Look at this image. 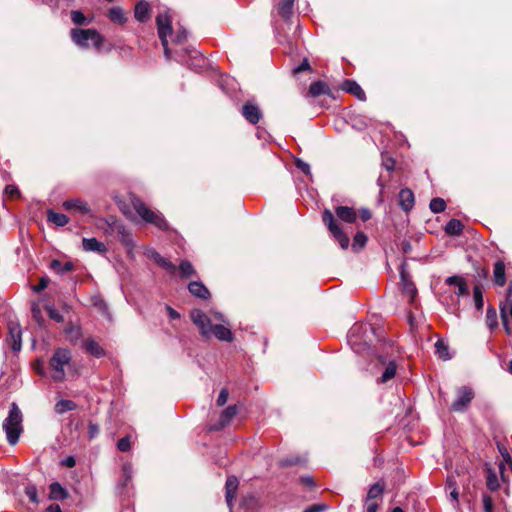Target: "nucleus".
I'll use <instances>...</instances> for the list:
<instances>
[{"mask_svg":"<svg viewBox=\"0 0 512 512\" xmlns=\"http://www.w3.org/2000/svg\"><path fill=\"white\" fill-rule=\"evenodd\" d=\"M192 322L199 328L203 337L210 338L214 336L220 341L231 342L233 334L228 328L229 322L223 314L213 312L212 316H207L200 309H193L190 313Z\"/></svg>","mask_w":512,"mask_h":512,"instance_id":"f257e3e1","label":"nucleus"},{"mask_svg":"<svg viewBox=\"0 0 512 512\" xmlns=\"http://www.w3.org/2000/svg\"><path fill=\"white\" fill-rule=\"evenodd\" d=\"M23 415L16 403H12L8 416L4 419L2 427L6 433L7 441L15 445L23 431Z\"/></svg>","mask_w":512,"mask_h":512,"instance_id":"f03ea898","label":"nucleus"},{"mask_svg":"<svg viewBox=\"0 0 512 512\" xmlns=\"http://www.w3.org/2000/svg\"><path fill=\"white\" fill-rule=\"evenodd\" d=\"M132 206L141 219L151 225H154L160 230L166 231L169 225L165 220L163 214L158 211L151 210L141 199L134 197L131 201Z\"/></svg>","mask_w":512,"mask_h":512,"instance_id":"7ed1b4c3","label":"nucleus"},{"mask_svg":"<svg viewBox=\"0 0 512 512\" xmlns=\"http://www.w3.org/2000/svg\"><path fill=\"white\" fill-rule=\"evenodd\" d=\"M70 36L74 44L81 48H88V41H91L93 46L99 50L104 41V38L95 29L74 28L70 31Z\"/></svg>","mask_w":512,"mask_h":512,"instance_id":"20e7f679","label":"nucleus"},{"mask_svg":"<svg viewBox=\"0 0 512 512\" xmlns=\"http://www.w3.org/2000/svg\"><path fill=\"white\" fill-rule=\"evenodd\" d=\"M71 352L65 348H58L50 359L51 377L55 381L65 378V366L70 363Z\"/></svg>","mask_w":512,"mask_h":512,"instance_id":"39448f33","label":"nucleus"},{"mask_svg":"<svg viewBox=\"0 0 512 512\" xmlns=\"http://www.w3.org/2000/svg\"><path fill=\"white\" fill-rule=\"evenodd\" d=\"M106 223L109 228L105 232L107 234L117 233L120 242L126 247L128 254L131 255L136 246L131 232L124 224L113 217L106 219Z\"/></svg>","mask_w":512,"mask_h":512,"instance_id":"423d86ee","label":"nucleus"},{"mask_svg":"<svg viewBox=\"0 0 512 512\" xmlns=\"http://www.w3.org/2000/svg\"><path fill=\"white\" fill-rule=\"evenodd\" d=\"M324 224L327 226L330 233L338 241L342 249H347L350 243L349 237L342 232L337 225L333 213L330 210H325L322 216Z\"/></svg>","mask_w":512,"mask_h":512,"instance_id":"0eeeda50","label":"nucleus"},{"mask_svg":"<svg viewBox=\"0 0 512 512\" xmlns=\"http://www.w3.org/2000/svg\"><path fill=\"white\" fill-rule=\"evenodd\" d=\"M371 331L372 327L369 324H355L349 330L348 341L356 352L360 351L357 346L360 345L361 341H363L364 344H367V342L371 340L367 335V333Z\"/></svg>","mask_w":512,"mask_h":512,"instance_id":"6e6552de","label":"nucleus"},{"mask_svg":"<svg viewBox=\"0 0 512 512\" xmlns=\"http://www.w3.org/2000/svg\"><path fill=\"white\" fill-rule=\"evenodd\" d=\"M473 398L474 392L470 387L462 386L458 388L456 399L451 404V410L454 412H463Z\"/></svg>","mask_w":512,"mask_h":512,"instance_id":"1a4fd4ad","label":"nucleus"},{"mask_svg":"<svg viewBox=\"0 0 512 512\" xmlns=\"http://www.w3.org/2000/svg\"><path fill=\"white\" fill-rule=\"evenodd\" d=\"M158 35L162 45H166V38L172 34L171 17L168 11L159 13L156 17Z\"/></svg>","mask_w":512,"mask_h":512,"instance_id":"9d476101","label":"nucleus"},{"mask_svg":"<svg viewBox=\"0 0 512 512\" xmlns=\"http://www.w3.org/2000/svg\"><path fill=\"white\" fill-rule=\"evenodd\" d=\"M145 255L169 273L174 274L176 272V266L166 258L162 257L155 249L147 248Z\"/></svg>","mask_w":512,"mask_h":512,"instance_id":"9b49d317","label":"nucleus"},{"mask_svg":"<svg viewBox=\"0 0 512 512\" xmlns=\"http://www.w3.org/2000/svg\"><path fill=\"white\" fill-rule=\"evenodd\" d=\"M9 336L12 342L11 348L13 351L18 352L22 347V331L18 323L10 321L8 324Z\"/></svg>","mask_w":512,"mask_h":512,"instance_id":"f8f14e48","label":"nucleus"},{"mask_svg":"<svg viewBox=\"0 0 512 512\" xmlns=\"http://www.w3.org/2000/svg\"><path fill=\"white\" fill-rule=\"evenodd\" d=\"M62 206L65 210H74L82 215H88L91 212V209L87 202L78 198L66 200L63 202Z\"/></svg>","mask_w":512,"mask_h":512,"instance_id":"ddd939ff","label":"nucleus"},{"mask_svg":"<svg viewBox=\"0 0 512 512\" xmlns=\"http://www.w3.org/2000/svg\"><path fill=\"white\" fill-rule=\"evenodd\" d=\"M242 115L251 124H256L262 117L259 107L251 102H247L242 108Z\"/></svg>","mask_w":512,"mask_h":512,"instance_id":"4468645a","label":"nucleus"},{"mask_svg":"<svg viewBox=\"0 0 512 512\" xmlns=\"http://www.w3.org/2000/svg\"><path fill=\"white\" fill-rule=\"evenodd\" d=\"M238 412L236 405L228 406L225 410L222 411L219 419V424L212 426L211 430H220L225 427L230 421L236 416Z\"/></svg>","mask_w":512,"mask_h":512,"instance_id":"2eb2a0df","label":"nucleus"},{"mask_svg":"<svg viewBox=\"0 0 512 512\" xmlns=\"http://www.w3.org/2000/svg\"><path fill=\"white\" fill-rule=\"evenodd\" d=\"M49 496L50 500L63 501L69 497V492L59 482H53L49 485Z\"/></svg>","mask_w":512,"mask_h":512,"instance_id":"dca6fc26","label":"nucleus"},{"mask_svg":"<svg viewBox=\"0 0 512 512\" xmlns=\"http://www.w3.org/2000/svg\"><path fill=\"white\" fill-rule=\"evenodd\" d=\"M82 248L86 252H96L99 254H103L107 251L105 244L98 241L96 238H83Z\"/></svg>","mask_w":512,"mask_h":512,"instance_id":"f3484780","label":"nucleus"},{"mask_svg":"<svg viewBox=\"0 0 512 512\" xmlns=\"http://www.w3.org/2000/svg\"><path fill=\"white\" fill-rule=\"evenodd\" d=\"M446 283L450 286L456 287V290L454 293L456 294V296L458 298L462 297V296H467L469 293L468 287H467L465 281L460 276H457V275L450 276L446 279Z\"/></svg>","mask_w":512,"mask_h":512,"instance_id":"a211bd4d","label":"nucleus"},{"mask_svg":"<svg viewBox=\"0 0 512 512\" xmlns=\"http://www.w3.org/2000/svg\"><path fill=\"white\" fill-rule=\"evenodd\" d=\"M151 7L146 1H140L136 4L134 9L135 19L139 22H147L150 18Z\"/></svg>","mask_w":512,"mask_h":512,"instance_id":"6ab92c4d","label":"nucleus"},{"mask_svg":"<svg viewBox=\"0 0 512 512\" xmlns=\"http://www.w3.org/2000/svg\"><path fill=\"white\" fill-rule=\"evenodd\" d=\"M399 205L400 207L408 212L410 211L414 206V194L413 192L408 189L404 188L401 189L399 192Z\"/></svg>","mask_w":512,"mask_h":512,"instance_id":"aec40b11","label":"nucleus"},{"mask_svg":"<svg viewBox=\"0 0 512 512\" xmlns=\"http://www.w3.org/2000/svg\"><path fill=\"white\" fill-rule=\"evenodd\" d=\"M335 213L340 220L347 223H353L357 218L355 210L348 206H338Z\"/></svg>","mask_w":512,"mask_h":512,"instance_id":"412c9836","label":"nucleus"},{"mask_svg":"<svg viewBox=\"0 0 512 512\" xmlns=\"http://www.w3.org/2000/svg\"><path fill=\"white\" fill-rule=\"evenodd\" d=\"M239 481L237 477L230 476L227 478L225 489H226V502L229 507L232 506V501L234 499L235 493L238 489Z\"/></svg>","mask_w":512,"mask_h":512,"instance_id":"4be33fe9","label":"nucleus"},{"mask_svg":"<svg viewBox=\"0 0 512 512\" xmlns=\"http://www.w3.org/2000/svg\"><path fill=\"white\" fill-rule=\"evenodd\" d=\"M507 310L509 312V316L512 318V283L510 284L509 289H508L507 302L505 305L501 306V308H500L504 328L508 333H510V329L508 326V319H507Z\"/></svg>","mask_w":512,"mask_h":512,"instance_id":"5701e85b","label":"nucleus"},{"mask_svg":"<svg viewBox=\"0 0 512 512\" xmlns=\"http://www.w3.org/2000/svg\"><path fill=\"white\" fill-rule=\"evenodd\" d=\"M342 89L346 92L352 93L359 100H365V92L360 85L353 80H345L342 84Z\"/></svg>","mask_w":512,"mask_h":512,"instance_id":"b1692460","label":"nucleus"},{"mask_svg":"<svg viewBox=\"0 0 512 512\" xmlns=\"http://www.w3.org/2000/svg\"><path fill=\"white\" fill-rule=\"evenodd\" d=\"M189 292L199 298L207 299L210 296L208 289L202 282L193 281L188 285Z\"/></svg>","mask_w":512,"mask_h":512,"instance_id":"393cba45","label":"nucleus"},{"mask_svg":"<svg viewBox=\"0 0 512 512\" xmlns=\"http://www.w3.org/2000/svg\"><path fill=\"white\" fill-rule=\"evenodd\" d=\"M494 282L498 286H504L506 283V275H505V264L503 261L499 260L494 264L493 269Z\"/></svg>","mask_w":512,"mask_h":512,"instance_id":"a878e982","label":"nucleus"},{"mask_svg":"<svg viewBox=\"0 0 512 512\" xmlns=\"http://www.w3.org/2000/svg\"><path fill=\"white\" fill-rule=\"evenodd\" d=\"M132 465L130 463H125L122 467V479L120 480V483L118 485V489L121 493L125 492V489L127 488L129 482L132 480Z\"/></svg>","mask_w":512,"mask_h":512,"instance_id":"bb28decb","label":"nucleus"},{"mask_svg":"<svg viewBox=\"0 0 512 512\" xmlns=\"http://www.w3.org/2000/svg\"><path fill=\"white\" fill-rule=\"evenodd\" d=\"M47 221L58 227H63L69 223V218L65 214L57 213L49 209L47 211Z\"/></svg>","mask_w":512,"mask_h":512,"instance_id":"cd10ccee","label":"nucleus"},{"mask_svg":"<svg viewBox=\"0 0 512 512\" xmlns=\"http://www.w3.org/2000/svg\"><path fill=\"white\" fill-rule=\"evenodd\" d=\"M85 350L94 357L100 358L104 356V349L93 339H88L84 343Z\"/></svg>","mask_w":512,"mask_h":512,"instance_id":"c85d7f7f","label":"nucleus"},{"mask_svg":"<svg viewBox=\"0 0 512 512\" xmlns=\"http://www.w3.org/2000/svg\"><path fill=\"white\" fill-rule=\"evenodd\" d=\"M295 0H280L277 10L281 17L285 19H289L293 12V6H294Z\"/></svg>","mask_w":512,"mask_h":512,"instance_id":"c756f323","label":"nucleus"},{"mask_svg":"<svg viewBox=\"0 0 512 512\" xmlns=\"http://www.w3.org/2000/svg\"><path fill=\"white\" fill-rule=\"evenodd\" d=\"M329 92V87L323 81H315L311 83L309 87V95L312 97H317L322 94H329Z\"/></svg>","mask_w":512,"mask_h":512,"instance_id":"7c9ffc66","label":"nucleus"},{"mask_svg":"<svg viewBox=\"0 0 512 512\" xmlns=\"http://www.w3.org/2000/svg\"><path fill=\"white\" fill-rule=\"evenodd\" d=\"M109 19L117 24H124L127 21V17L125 16L124 10L120 7H112L108 11Z\"/></svg>","mask_w":512,"mask_h":512,"instance_id":"2f4dec72","label":"nucleus"},{"mask_svg":"<svg viewBox=\"0 0 512 512\" xmlns=\"http://www.w3.org/2000/svg\"><path fill=\"white\" fill-rule=\"evenodd\" d=\"M463 227L460 220L451 219L445 226V232L448 235L457 236L461 234Z\"/></svg>","mask_w":512,"mask_h":512,"instance_id":"473e14b6","label":"nucleus"},{"mask_svg":"<svg viewBox=\"0 0 512 512\" xmlns=\"http://www.w3.org/2000/svg\"><path fill=\"white\" fill-rule=\"evenodd\" d=\"M50 267L58 274H65L72 271L74 265L71 262L62 263L61 261L55 259L51 262Z\"/></svg>","mask_w":512,"mask_h":512,"instance_id":"72a5a7b5","label":"nucleus"},{"mask_svg":"<svg viewBox=\"0 0 512 512\" xmlns=\"http://www.w3.org/2000/svg\"><path fill=\"white\" fill-rule=\"evenodd\" d=\"M76 408V404L71 400H59L55 404V411L58 414H64L65 412L74 410Z\"/></svg>","mask_w":512,"mask_h":512,"instance_id":"f704fd0d","label":"nucleus"},{"mask_svg":"<svg viewBox=\"0 0 512 512\" xmlns=\"http://www.w3.org/2000/svg\"><path fill=\"white\" fill-rule=\"evenodd\" d=\"M435 353L438 355L439 358H441L443 360L450 359L448 345L442 340H438L436 342Z\"/></svg>","mask_w":512,"mask_h":512,"instance_id":"c9c22d12","label":"nucleus"},{"mask_svg":"<svg viewBox=\"0 0 512 512\" xmlns=\"http://www.w3.org/2000/svg\"><path fill=\"white\" fill-rule=\"evenodd\" d=\"M395 374H396V364L393 361H391L386 366L380 380L382 383H386L389 380H391L392 378H394Z\"/></svg>","mask_w":512,"mask_h":512,"instance_id":"e433bc0d","label":"nucleus"},{"mask_svg":"<svg viewBox=\"0 0 512 512\" xmlns=\"http://www.w3.org/2000/svg\"><path fill=\"white\" fill-rule=\"evenodd\" d=\"M367 242V236L363 232H357L354 236L352 248L354 251L361 250Z\"/></svg>","mask_w":512,"mask_h":512,"instance_id":"4c0bfd02","label":"nucleus"},{"mask_svg":"<svg viewBox=\"0 0 512 512\" xmlns=\"http://www.w3.org/2000/svg\"><path fill=\"white\" fill-rule=\"evenodd\" d=\"M384 491V485L379 482L373 484L367 493V500H372L380 497Z\"/></svg>","mask_w":512,"mask_h":512,"instance_id":"58836bf2","label":"nucleus"},{"mask_svg":"<svg viewBox=\"0 0 512 512\" xmlns=\"http://www.w3.org/2000/svg\"><path fill=\"white\" fill-rule=\"evenodd\" d=\"M487 487L492 491H496L500 487L497 475L491 469L487 471Z\"/></svg>","mask_w":512,"mask_h":512,"instance_id":"ea45409f","label":"nucleus"},{"mask_svg":"<svg viewBox=\"0 0 512 512\" xmlns=\"http://www.w3.org/2000/svg\"><path fill=\"white\" fill-rule=\"evenodd\" d=\"M179 272L181 277L188 278L191 277L195 271L192 264L189 261H182L179 265Z\"/></svg>","mask_w":512,"mask_h":512,"instance_id":"a19ab883","label":"nucleus"},{"mask_svg":"<svg viewBox=\"0 0 512 512\" xmlns=\"http://www.w3.org/2000/svg\"><path fill=\"white\" fill-rule=\"evenodd\" d=\"M70 15L72 22L77 26H82L90 22L87 20L85 15L79 10L71 11Z\"/></svg>","mask_w":512,"mask_h":512,"instance_id":"79ce46f5","label":"nucleus"},{"mask_svg":"<svg viewBox=\"0 0 512 512\" xmlns=\"http://www.w3.org/2000/svg\"><path fill=\"white\" fill-rule=\"evenodd\" d=\"M430 209L434 213L443 212L446 208V203L442 198H433L430 201Z\"/></svg>","mask_w":512,"mask_h":512,"instance_id":"37998d69","label":"nucleus"},{"mask_svg":"<svg viewBox=\"0 0 512 512\" xmlns=\"http://www.w3.org/2000/svg\"><path fill=\"white\" fill-rule=\"evenodd\" d=\"M473 299L475 303V307L477 310H481L483 308V294L481 288L476 285L473 289Z\"/></svg>","mask_w":512,"mask_h":512,"instance_id":"c03bdc74","label":"nucleus"},{"mask_svg":"<svg viewBox=\"0 0 512 512\" xmlns=\"http://www.w3.org/2000/svg\"><path fill=\"white\" fill-rule=\"evenodd\" d=\"M45 310H46L48 316L52 320H54V321H56L58 323L64 321L63 315L57 309H55L52 305H46L45 306Z\"/></svg>","mask_w":512,"mask_h":512,"instance_id":"a18cd8bd","label":"nucleus"},{"mask_svg":"<svg viewBox=\"0 0 512 512\" xmlns=\"http://www.w3.org/2000/svg\"><path fill=\"white\" fill-rule=\"evenodd\" d=\"M92 303L95 307H97L103 314H105L110 319V313L108 311V306L106 302L98 296L92 298Z\"/></svg>","mask_w":512,"mask_h":512,"instance_id":"49530a36","label":"nucleus"},{"mask_svg":"<svg viewBox=\"0 0 512 512\" xmlns=\"http://www.w3.org/2000/svg\"><path fill=\"white\" fill-rule=\"evenodd\" d=\"M486 322H487V325L493 329L497 326L498 322H497V313H496V310L493 309V308H489L487 310V314H486Z\"/></svg>","mask_w":512,"mask_h":512,"instance_id":"de8ad7c7","label":"nucleus"},{"mask_svg":"<svg viewBox=\"0 0 512 512\" xmlns=\"http://www.w3.org/2000/svg\"><path fill=\"white\" fill-rule=\"evenodd\" d=\"M25 494L27 495V497L29 498V500L32 503H34V504H38L39 503L38 494H37V488H36L35 485H28L25 488Z\"/></svg>","mask_w":512,"mask_h":512,"instance_id":"09e8293b","label":"nucleus"},{"mask_svg":"<svg viewBox=\"0 0 512 512\" xmlns=\"http://www.w3.org/2000/svg\"><path fill=\"white\" fill-rule=\"evenodd\" d=\"M130 447V438L128 436L119 439L117 442V448L119 451L126 452L130 449Z\"/></svg>","mask_w":512,"mask_h":512,"instance_id":"8fccbe9b","label":"nucleus"},{"mask_svg":"<svg viewBox=\"0 0 512 512\" xmlns=\"http://www.w3.org/2000/svg\"><path fill=\"white\" fill-rule=\"evenodd\" d=\"M228 396H229L228 390L226 388H223L218 395L217 405L224 406L228 400Z\"/></svg>","mask_w":512,"mask_h":512,"instance_id":"3c124183","label":"nucleus"},{"mask_svg":"<svg viewBox=\"0 0 512 512\" xmlns=\"http://www.w3.org/2000/svg\"><path fill=\"white\" fill-rule=\"evenodd\" d=\"M99 426L95 423L90 422L88 425V436L89 439H94L99 434Z\"/></svg>","mask_w":512,"mask_h":512,"instance_id":"603ef678","label":"nucleus"},{"mask_svg":"<svg viewBox=\"0 0 512 512\" xmlns=\"http://www.w3.org/2000/svg\"><path fill=\"white\" fill-rule=\"evenodd\" d=\"M483 507L485 512H492L493 511V501L492 498L488 495H484L482 498Z\"/></svg>","mask_w":512,"mask_h":512,"instance_id":"864d4df0","label":"nucleus"},{"mask_svg":"<svg viewBox=\"0 0 512 512\" xmlns=\"http://www.w3.org/2000/svg\"><path fill=\"white\" fill-rule=\"evenodd\" d=\"M296 167L298 169H300L306 175H310L311 174L310 165L308 163L300 160V159L296 161Z\"/></svg>","mask_w":512,"mask_h":512,"instance_id":"5fc2aeb1","label":"nucleus"},{"mask_svg":"<svg viewBox=\"0 0 512 512\" xmlns=\"http://www.w3.org/2000/svg\"><path fill=\"white\" fill-rule=\"evenodd\" d=\"M499 451L503 457V461L509 465V467L511 468L512 470V458L510 456V454L508 453L507 449L504 448V447H499Z\"/></svg>","mask_w":512,"mask_h":512,"instance_id":"6e6d98bb","label":"nucleus"},{"mask_svg":"<svg viewBox=\"0 0 512 512\" xmlns=\"http://www.w3.org/2000/svg\"><path fill=\"white\" fill-rule=\"evenodd\" d=\"M326 509V506L323 504H314L306 509H304L302 512H323Z\"/></svg>","mask_w":512,"mask_h":512,"instance_id":"4d7b16f0","label":"nucleus"},{"mask_svg":"<svg viewBox=\"0 0 512 512\" xmlns=\"http://www.w3.org/2000/svg\"><path fill=\"white\" fill-rule=\"evenodd\" d=\"M31 312H32V316L33 318L39 323L41 324V320H42V313H41V309L39 308V306L37 305H33L32 306V309H31Z\"/></svg>","mask_w":512,"mask_h":512,"instance_id":"13d9d810","label":"nucleus"},{"mask_svg":"<svg viewBox=\"0 0 512 512\" xmlns=\"http://www.w3.org/2000/svg\"><path fill=\"white\" fill-rule=\"evenodd\" d=\"M65 332L75 338H78L81 335V329L77 326H69L66 328Z\"/></svg>","mask_w":512,"mask_h":512,"instance_id":"bf43d9fd","label":"nucleus"},{"mask_svg":"<svg viewBox=\"0 0 512 512\" xmlns=\"http://www.w3.org/2000/svg\"><path fill=\"white\" fill-rule=\"evenodd\" d=\"M310 69H311V67H310L308 60L304 59L303 62L299 66H297L293 69V73L297 74L301 71L310 70Z\"/></svg>","mask_w":512,"mask_h":512,"instance_id":"052dcab7","label":"nucleus"},{"mask_svg":"<svg viewBox=\"0 0 512 512\" xmlns=\"http://www.w3.org/2000/svg\"><path fill=\"white\" fill-rule=\"evenodd\" d=\"M188 36V32L185 29H181L177 32L174 42L175 43H182Z\"/></svg>","mask_w":512,"mask_h":512,"instance_id":"680f3d73","label":"nucleus"},{"mask_svg":"<svg viewBox=\"0 0 512 512\" xmlns=\"http://www.w3.org/2000/svg\"><path fill=\"white\" fill-rule=\"evenodd\" d=\"M4 193L6 195H9L10 197H15V196L19 195V190L17 187H15L13 185H7L5 187Z\"/></svg>","mask_w":512,"mask_h":512,"instance_id":"e2e57ef3","label":"nucleus"},{"mask_svg":"<svg viewBox=\"0 0 512 512\" xmlns=\"http://www.w3.org/2000/svg\"><path fill=\"white\" fill-rule=\"evenodd\" d=\"M281 466H291V465H297L300 463V460L298 458H286L281 460Z\"/></svg>","mask_w":512,"mask_h":512,"instance_id":"0e129e2a","label":"nucleus"},{"mask_svg":"<svg viewBox=\"0 0 512 512\" xmlns=\"http://www.w3.org/2000/svg\"><path fill=\"white\" fill-rule=\"evenodd\" d=\"M62 464L65 467L72 468V467H74L76 465V460H75L74 457L68 456L65 459H63Z\"/></svg>","mask_w":512,"mask_h":512,"instance_id":"69168bd1","label":"nucleus"},{"mask_svg":"<svg viewBox=\"0 0 512 512\" xmlns=\"http://www.w3.org/2000/svg\"><path fill=\"white\" fill-rule=\"evenodd\" d=\"M46 512H62L58 504H51L46 508Z\"/></svg>","mask_w":512,"mask_h":512,"instance_id":"338daca9","label":"nucleus"},{"mask_svg":"<svg viewBox=\"0 0 512 512\" xmlns=\"http://www.w3.org/2000/svg\"><path fill=\"white\" fill-rule=\"evenodd\" d=\"M378 510V504L375 502H370L367 505L366 512H377Z\"/></svg>","mask_w":512,"mask_h":512,"instance_id":"774afa93","label":"nucleus"}]
</instances>
